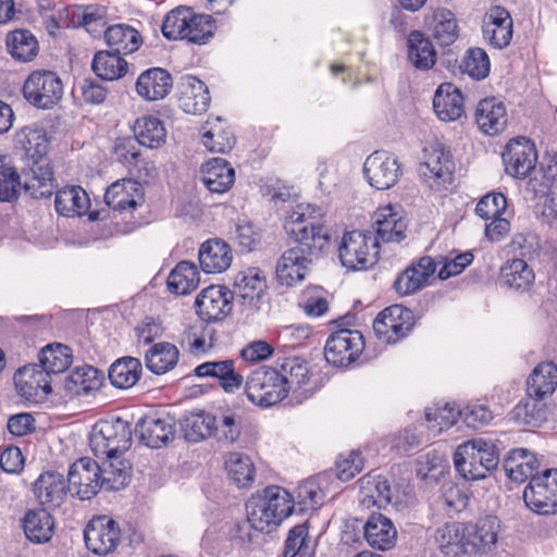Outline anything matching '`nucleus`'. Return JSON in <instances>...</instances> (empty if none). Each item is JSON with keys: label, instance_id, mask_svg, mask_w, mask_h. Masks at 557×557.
<instances>
[{"label": "nucleus", "instance_id": "f257e3e1", "mask_svg": "<svg viewBox=\"0 0 557 557\" xmlns=\"http://www.w3.org/2000/svg\"><path fill=\"white\" fill-rule=\"evenodd\" d=\"M500 531V520L487 515L469 522H447L438 527L435 541L442 550L456 547L466 555H478L491 552Z\"/></svg>", "mask_w": 557, "mask_h": 557}, {"label": "nucleus", "instance_id": "f03ea898", "mask_svg": "<svg viewBox=\"0 0 557 557\" xmlns=\"http://www.w3.org/2000/svg\"><path fill=\"white\" fill-rule=\"evenodd\" d=\"M293 508L292 495L281 486L271 485L247 502V521L256 531L269 533L292 513Z\"/></svg>", "mask_w": 557, "mask_h": 557}, {"label": "nucleus", "instance_id": "7ed1b4c3", "mask_svg": "<svg viewBox=\"0 0 557 557\" xmlns=\"http://www.w3.org/2000/svg\"><path fill=\"white\" fill-rule=\"evenodd\" d=\"M216 29L215 21L209 14L196 13L189 7H177L165 14L161 25L168 40H187L196 45L207 44Z\"/></svg>", "mask_w": 557, "mask_h": 557}, {"label": "nucleus", "instance_id": "20e7f679", "mask_svg": "<svg viewBox=\"0 0 557 557\" xmlns=\"http://www.w3.org/2000/svg\"><path fill=\"white\" fill-rule=\"evenodd\" d=\"M496 447L482 438L468 441L454 453L456 470L466 479L476 481L486 478L498 466Z\"/></svg>", "mask_w": 557, "mask_h": 557}, {"label": "nucleus", "instance_id": "39448f33", "mask_svg": "<svg viewBox=\"0 0 557 557\" xmlns=\"http://www.w3.org/2000/svg\"><path fill=\"white\" fill-rule=\"evenodd\" d=\"M341 264L348 271H367L380 256V244L370 231L345 232L337 248Z\"/></svg>", "mask_w": 557, "mask_h": 557}, {"label": "nucleus", "instance_id": "423d86ee", "mask_svg": "<svg viewBox=\"0 0 557 557\" xmlns=\"http://www.w3.org/2000/svg\"><path fill=\"white\" fill-rule=\"evenodd\" d=\"M131 445V426L121 418L100 420L92 426L89 446L98 458L124 455Z\"/></svg>", "mask_w": 557, "mask_h": 557}, {"label": "nucleus", "instance_id": "0eeeda50", "mask_svg": "<svg viewBox=\"0 0 557 557\" xmlns=\"http://www.w3.org/2000/svg\"><path fill=\"white\" fill-rule=\"evenodd\" d=\"M245 392L252 404L271 407L287 396L286 381L276 369L261 367L248 375Z\"/></svg>", "mask_w": 557, "mask_h": 557}, {"label": "nucleus", "instance_id": "6e6552de", "mask_svg": "<svg viewBox=\"0 0 557 557\" xmlns=\"http://www.w3.org/2000/svg\"><path fill=\"white\" fill-rule=\"evenodd\" d=\"M23 95L32 106L38 109H51L62 99L63 84L52 71H34L23 85Z\"/></svg>", "mask_w": 557, "mask_h": 557}, {"label": "nucleus", "instance_id": "1a4fd4ad", "mask_svg": "<svg viewBox=\"0 0 557 557\" xmlns=\"http://www.w3.org/2000/svg\"><path fill=\"white\" fill-rule=\"evenodd\" d=\"M416 318L412 310L394 305L382 310L373 321L376 337L385 344H396L413 330Z\"/></svg>", "mask_w": 557, "mask_h": 557}, {"label": "nucleus", "instance_id": "9d476101", "mask_svg": "<svg viewBox=\"0 0 557 557\" xmlns=\"http://www.w3.org/2000/svg\"><path fill=\"white\" fill-rule=\"evenodd\" d=\"M364 349V338L357 330L342 329L333 332L324 345L327 363L344 368L355 362Z\"/></svg>", "mask_w": 557, "mask_h": 557}, {"label": "nucleus", "instance_id": "9b49d317", "mask_svg": "<svg viewBox=\"0 0 557 557\" xmlns=\"http://www.w3.org/2000/svg\"><path fill=\"white\" fill-rule=\"evenodd\" d=\"M363 174L370 186L377 190H387L403 176V164L393 153L376 150L367 157Z\"/></svg>", "mask_w": 557, "mask_h": 557}, {"label": "nucleus", "instance_id": "f8f14e48", "mask_svg": "<svg viewBox=\"0 0 557 557\" xmlns=\"http://www.w3.org/2000/svg\"><path fill=\"white\" fill-rule=\"evenodd\" d=\"M67 482L72 496L81 500L91 499L104 488L101 467L89 457H82L70 466Z\"/></svg>", "mask_w": 557, "mask_h": 557}, {"label": "nucleus", "instance_id": "ddd939ff", "mask_svg": "<svg viewBox=\"0 0 557 557\" xmlns=\"http://www.w3.org/2000/svg\"><path fill=\"white\" fill-rule=\"evenodd\" d=\"M525 505L540 515L557 512V469H549L529 481L523 492Z\"/></svg>", "mask_w": 557, "mask_h": 557}, {"label": "nucleus", "instance_id": "4468645a", "mask_svg": "<svg viewBox=\"0 0 557 557\" xmlns=\"http://www.w3.org/2000/svg\"><path fill=\"white\" fill-rule=\"evenodd\" d=\"M505 172L515 178H525L537 162L535 145L525 137L510 139L503 152Z\"/></svg>", "mask_w": 557, "mask_h": 557}, {"label": "nucleus", "instance_id": "2eb2a0df", "mask_svg": "<svg viewBox=\"0 0 557 557\" xmlns=\"http://www.w3.org/2000/svg\"><path fill=\"white\" fill-rule=\"evenodd\" d=\"M233 299V293L227 287L210 285L198 294L195 301L196 312L205 322L221 321L232 311Z\"/></svg>", "mask_w": 557, "mask_h": 557}, {"label": "nucleus", "instance_id": "dca6fc26", "mask_svg": "<svg viewBox=\"0 0 557 557\" xmlns=\"http://www.w3.org/2000/svg\"><path fill=\"white\" fill-rule=\"evenodd\" d=\"M453 161L448 150L441 144L430 145L423 149V162L419 174L431 187H441L451 181Z\"/></svg>", "mask_w": 557, "mask_h": 557}, {"label": "nucleus", "instance_id": "f3484780", "mask_svg": "<svg viewBox=\"0 0 557 557\" xmlns=\"http://www.w3.org/2000/svg\"><path fill=\"white\" fill-rule=\"evenodd\" d=\"M84 539L89 550L97 555H106L116 548L121 539V530L111 517L98 516L87 524Z\"/></svg>", "mask_w": 557, "mask_h": 557}, {"label": "nucleus", "instance_id": "a211bd4d", "mask_svg": "<svg viewBox=\"0 0 557 557\" xmlns=\"http://www.w3.org/2000/svg\"><path fill=\"white\" fill-rule=\"evenodd\" d=\"M484 40L493 48L509 46L513 35V21L509 11L502 5L491 7L482 20Z\"/></svg>", "mask_w": 557, "mask_h": 557}, {"label": "nucleus", "instance_id": "6ab92c4d", "mask_svg": "<svg viewBox=\"0 0 557 557\" xmlns=\"http://www.w3.org/2000/svg\"><path fill=\"white\" fill-rule=\"evenodd\" d=\"M15 387L27 400L45 398L52 392L51 376L39 364H27L13 376Z\"/></svg>", "mask_w": 557, "mask_h": 557}, {"label": "nucleus", "instance_id": "aec40b11", "mask_svg": "<svg viewBox=\"0 0 557 557\" xmlns=\"http://www.w3.org/2000/svg\"><path fill=\"white\" fill-rule=\"evenodd\" d=\"M145 200L143 185L135 180H122L112 183L106 190L104 201L109 208L119 212H132Z\"/></svg>", "mask_w": 557, "mask_h": 557}, {"label": "nucleus", "instance_id": "412c9836", "mask_svg": "<svg viewBox=\"0 0 557 557\" xmlns=\"http://www.w3.org/2000/svg\"><path fill=\"white\" fill-rule=\"evenodd\" d=\"M373 228L377 244L399 243L406 237L407 219L399 208L392 205L381 207L374 214Z\"/></svg>", "mask_w": 557, "mask_h": 557}, {"label": "nucleus", "instance_id": "4be33fe9", "mask_svg": "<svg viewBox=\"0 0 557 557\" xmlns=\"http://www.w3.org/2000/svg\"><path fill=\"white\" fill-rule=\"evenodd\" d=\"M135 434L141 444L151 448H160L173 440L175 430L169 417L147 414L136 423Z\"/></svg>", "mask_w": 557, "mask_h": 557}, {"label": "nucleus", "instance_id": "5701e85b", "mask_svg": "<svg viewBox=\"0 0 557 557\" xmlns=\"http://www.w3.org/2000/svg\"><path fill=\"white\" fill-rule=\"evenodd\" d=\"M474 120L483 134L496 136L507 126V108L505 103L496 97L484 98L476 104Z\"/></svg>", "mask_w": 557, "mask_h": 557}, {"label": "nucleus", "instance_id": "b1692460", "mask_svg": "<svg viewBox=\"0 0 557 557\" xmlns=\"http://www.w3.org/2000/svg\"><path fill=\"white\" fill-rule=\"evenodd\" d=\"M436 262L429 256L421 257L407 267L395 280L394 289L400 296H407L423 288L436 271Z\"/></svg>", "mask_w": 557, "mask_h": 557}, {"label": "nucleus", "instance_id": "393cba45", "mask_svg": "<svg viewBox=\"0 0 557 557\" xmlns=\"http://www.w3.org/2000/svg\"><path fill=\"white\" fill-rule=\"evenodd\" d=\"M33 492L38 502L48 509L59 508L66 499L69 483L57 471H46L34 482Z\"/></svg>", "mask_w": 557, "mask_h": 557}, {"label": "nucleus", "instance_id": "a878e982", "mask_svg": "<svg viewBox=\"0 0 557 557\" xmlns=\"http://www.w3.org/2000/svg\"><path fill=\"white\" fill-rule=\"evenodd\" d=\"M359 502L367 509L385 508L392 503L393 488L389 481L377 473L369 472L359 480Z\"/></svg>", "mask_w": 557, "mask_h": 557}, {"label": "nucleus", "instance_id": "bb28decb", "mask_svg": "<svg viewBox=\"0 0 557 557\" xmlns=\"http://www.w3.org/2000/svg\"><path fill=\"white\" fill-rule=\"evenodd\" d=\"M194 373L198 377H213L219 380L225 393H235L244 383V376L236 371L233 359L207 361L197 366Z\"/></svg>", "mask_w": 557, "mask_h": 557}, {"label": "nucleus", "instance_id": "cd10ccee", "mask_svg": "<svg viewBox=\"0 0 557 557\" xmlns=\"http://www.w3.org/2000/svg\"><path fill=\"white\" fill-rule=\"evenodd\" d=\"M312 258L300 249H287L276 264L277 281L286 286H294L302 282Z\"/></svg>", "mask_w": 557, "mask_h": 557}, {"label": "nucleus", "instance_id": "c85d7f7f", "mask_svg": "<svg viewBox=\"0 0 557 557\" xmlns=\"http://www.w3.org/2000/svg\"><path fill=\"white\" fill-rule=\"evenodd\" d=\"M173 86L171 74L161 67H151L144 71L136 81V91L147 101H157L165 98Z\"/></svg>", "mask_w": 557, "mask_h": 557}, {"label": "nucleus", "instance_id": "c756f323", "mask_svg": "<svg viewBox=\"0 0 557 557\" xmlns=\"http://www.w3.org/2000/svg\"><path fill=\"white\" fill-rule=\"evenodd\" d=\"M234 290L243 304L256 307L267 289V281L263 272L259 268H246L236 273L233 281Z\"/></svg>", "mask_w": 557, "mask_h": 557}, {"label": "nucleus", "instance_id": "7c9ffc66", "mask_svg": "<svg viewBox=\"0 0 557 557\" xmlns=\"http://www.w3.org/2000/svg\"><path fill=\"white\" fill-rule=\"evenodd\" d=\"M207 85L194 76H186L180 86L178 106L188 114H202L210 104Z\"/></svg>", "mask_w": 557, "mask_h": 557}, {"label": "nucleus", "instance_id": "2f4dec72", "mask_svg": "<svg viewBox=\"0 0 557 557\" xmlns=\"http://www.w3.org/2000/svg\"><path fill=\"white\" fill-rule=\"evenodd\" d=\"M198 259L201 269L206 273H222L230 268L233 252L226 242L220 238H211L201 244Z\"/></svg>", "mask_w": 557, "mask_h": 557}, {"label": "nucleus", "instance_id": "473e14b6", "mask_svg": "<svg viewBox=\"0 0 557 557\" xmlns=\"http://www.w3.org/2000/svg\"><path fill=\"white\" fill-rule=\"evenodd\" d=\"M367 543L374 549L387 550L395 546L397 531L392 520L382 513H372L363 524Z\"/></svg>", "mask_w": 557, "mask_h": 557}, {"label": "nucleus", "instance_id": "72a5a7b5", "mask_svg": "<svg viewBox=\"0 0 557 557\" xmlns=\"http://www.w3.org/2000/svg\"><path fill=\"white\" fill-rule=\"evenodd\" d=\"M433 109L440 120L450 122L465 113L463 96L451 83L441 84L433 98Z\"/></svg>", "mask_w": 557, "mask_h": 557}, {"label": "nucleus", "instance_id": "f704fd0d", "mask_svg": "<svg viewBox=\"0 0 557 557\" xmlns=\"http://www.w3.org/2000/svg\"><path fill=\"white\" fill-rule=\"evenodd\" d=\"M323 225H325L324 210L317 205L301 202L286 212L283 228L285 233L294 231L299 233L305 227L314 228Z\"/></svg>", "mask_w": 557, "mask_h": 557}, {"label": "nucleus", "instance_id": "c9c22d12", "mask_svg": "<svg viewBox=\"0 0 557 557\" xmlns=\"http://www.w3.org/2000/svg\"><path fill=\"white\" fill-rule=\"evenodd\" d=\"M103 382L102 373L91 367L84 366L71 372L64 382V389L71 397L92 394L100 389Z\"/></svg>", "mask_w": 557, "mask_h": 557}, {"label": "nucleus", "instance_id": "e433bc0d", "mask_svg": "<svg viewBox=\"0 0 557 557\" xmlns=\"http://www.w3.org/2000/svg\"><path fill=\"white\" fill-rule=\"evenodd\" d=\"M201 172L202 183L211 193L223 194L235 181L234 169L222 158H213L206 162Z\"/></svg>", "mask_w": 557, "mask_h": 557}, {"label": "nucleus", "instance_id": "4c0bfd02", "mask_svg": "<svg viewBox=\"0 0 557 557\" xmlns=\"http://www.w3.org/2000/svg\"><path fill=\"white\" fill-rule=\"evenodd\" d=\"M54 208L63 216H83L90 208V199L81 186H65L57 191Z\"/></svg>", "mask_w": 557, "mask_h": 557}, {"label": "nucleus", "instance_id": "58836bf2", "mask_svg": "<svg viewBox=\"0 0 557 557\" xmlns=\"http://www.w3.org/2000/svg\"><path fill=\"white\" fill-rule=\"evenodd\" d=\"M557 387V364L552 361L539 363L527 381L530 397L542 400L554 393Z\"/></svg>", "mask_w": 557, "mask_h": 557}, {"label": "nucleus", "instance_id": "ea45409f", "mask_svg": "<svg viewBox=\"0 0 557 557\" xmlns=\"http://www.w3.org/2000/svg\"><path fill=\"white\" fill-rule=\"evenodd\" d=\"M104 40L111 50L119 54L133 53L143 45L140 33L124 23L109 26L104 32Z\"/></svg>", "mask_w": 557, "mask_h": 557}, {"label": "nucleus", "instance_id": "a19ab883", "mask_svg": "<svg viewBox=\"0 0 557 557\" xmlns=\"http://www.w3.org/2000/svg\"><path fill=\"white\" fill-rule=\"evenodd\" d=\"M408 60L414 69L428 71L432 69L437 59V53L432 41L420 30H413L407 39Z\"/></svg>", "mask_w": 557, "mask_h": 557}, {"label": "nucleus", "instance_id": "79ce46f5", "mask_svg": "<svg viewBox=\"0 0 557 557\" xmlns=\"http://www.w3.org/2000/svg\"><path fill=\"white\" fill-rule=\"evenodd\" d=\"M286 235L297 244L293 249H300L304 253L318 258L331 243V234L325 225L314 228L305 227L299 233L288 232Z\"/></svg>", "mask_w": 557, "mask_h": 557}, {"label": "nucleus", "instance_id": "37998d69", "mask_svg": "<svg viewBox=\"0 0 557 557\" xmlns=\"http://www.w3.org/2000/svg\"><path fill=\"white\" fill-rule=\"evenodd\" d=\"M508 478L515 482L531 481L539 475V461L534 455L524 448H518L510 453L504 462Z\"/></svg>", "mask_w": 557, "mask_h": 557}, {"label": "nucleus", "instance_id": "c03bdc74", "mask_svg": "<svg viewBox=\"0 0 557 557\" xmlns=\"http://www.w3.org/2000/svg\"><path fill=\"white\" fill-rule=\"evenodd\" d=\"M178 359V348L169 342L156 343L145 354L146 368L158 375L171 371Z\"/></svg>", "mask_w": 557, "mask_h": 557}, {"label": "nucleus", "instance_id": "a18cd8bd", "mask_svg": "<svg viewBox=\"0 0 557 557\" xmlns=\"http://www.w3.org/2000/svg\"><path fill=\"white\" fill-rule=\"evenodd\" d=\"M317 541L309 535L308 521L293 527L285 539L282 557H314Z\"/></svg>", "mask_w": 557, "mask_h": 557}, {"label": "nucleus", "instance_id": "49530a36", "mask_svg": "<svg viewBox=\"0 0 557 557\" xmlns=\"http://www.w3.org/2000/svg\"><path fill=\"white\" fill-rule=\"evenodd\" d=\"M502 282L515 290H528L534 283L533 269L522 258L507 260L500 269Z\"/></svg>", "mask_w": 557, "mask_h": 557}, {"label": "nucleus", "instance_id": "de8ad7c7", "mask_svg": "<svg viewBox=\"0 0 557 557\" xmlns=\"http://www.w3.org/2000/svg\"><path fill=\"white\" fill-rule=\"evenodd\" d=\"M17 143L32 164L48 162L49 139L44 128L24 127L17 135Z\"/></svg>", "mask_w": 557, "mask_h": 557}, {"label": "nucleus", "instance_id": "09e8293b", "mask_svg": "<svg viewBox=\"0 0 557 557\" xmlns=\"http://www.w3.org/2000/svg\"><path fill=\"white\" fill-rule=\"evenodd\" d=\"M134 134L137 143L151 149L165 143L166 129L163 122L154 115H144L136 120Z\"/></svg>", "mask_w": 557, "mask_h": 557}, {"label": "nucleus", "instance_id": "8fccbe9b", "mask_svg": "<svg viewBox=\"0 0 557 557\" xmlns=\"http://www.w3.org/2000/svg\"><path fill=\"white\" fill-rule=\"evenodd\" d=\"M280 374L286 381V393L297 389H304L305 397L312 395L313 388L307 387L310 382V372L308 363L300 358H286L281 364Z\"/></svg>", "mask_w": 557, "mask_h": 557}, {"label": "nucleus", "instance_id": "3c124183", "mask_svg": "<svg viewBox=\"0 0 557 557\" xmlns=\"http://www.w3.org/2000/svg\"><path fill=\"white\" fill-rule=\"evenodd\" d=\"M23 529L32 542H47L53 533V518L45 508L29 510L23 519Z\"/></svg>", "mask_w": 557, "mask_h": 557}, {"label": "nucleus", "instance_id": "603ef678", "mask_svg": "<svg viewBox=\"0 0 557 557\" xmlns=\"http://www.w3.org/2000/svg\"><path fill=\"white\" fill-rule=\"evenodd\" d=\"M104 458L106 461L101 468L104 488L119 491L125 487L131 480L132 466L129 461L123 458V455Z\"/></svg>", "mask_w": 557, "mask_h": 557}, {"label": "nucleus", "instance_id": "864d4df0", "mask_svg": "<svg viewBox=\"0 0 557 557\" xmlns=\"http://www.w3.org/2000/svg\"><path fill=\"white\" fill-rule=\"evenodd\" d=\"M141 362L134 357H123L115 360L109 369V379L117 388H129L134 386L141 375Z\"/></svg>", "mask_w": 557, "mask_h": 557}, {"label": "nucleus", "instance_id": "5fc2aeb1", "mask_svg": "<svg viewBox=\"0 0 557 557\" xmlns=\"http://www.w3.org/2000/svg\"><path fill=\"white\" fill-rule=\"evenodd\" d=\"M199 284V272L195 263L181 261L168 277V288L176 295H187Z\"/></svg>", "mask_w": 557, "mask_h": 557}, {"label": "nucleus", "instance_id": "6e6d98bb", "mask_svg": "<svg viewBox=\"0 0 557 557\" xmlns=\"http://www.w3.org/2000/svg\"><path fill=\"white\" fill-rule=\"evenodd\" d=\"M73 362L70 347L63 344H49L41 349L39 366L51 376L66 371Z\"/></svg>", "mask_w": 557, "mask_h": 557}, {"label": "nucleus", "instance_id": "4d7b16f0", "mask_svg": "<svg viewBox=\"0 0 557 557\" xmlns=\"http://www.w3.org/2000/svg\"><path fill=\"white\" fill-rule=\"evenodd\" d=\"M225 469L230 480L239 488H248L252 485L256 468L247 455L231 453L225 460Z\"/></svg>", "mask_w": 557, "mask_h": 557}, {"label": "nucleus", "instance_id": "13d9d810", "mask_svg": "<svg viewBox=\"0 0 557 557\" xmlns=\"http://www.w3.org/2000/svg\"><path fill=\"white\" fill-rule=\"evenodd\" d=\"M32 174L26 178L25 189L34 198H48L54 190L53 171L49 162L32 164Z\"/></svg>", "mask_w": 557, "mask_h": 557}, {"label": "nucleus", "instance_id": "bf43d9fd", "mask_svg": "<svg viewBox=\"0 0 557 557\" xmlns=\"http://www.w3.org/2000/svg\"><path fill=\"white\" fill-rule=\"evenodd\" d=\"M91 69L103 81H114L127 72V62L115 51H98Z\"/></svg>", "mask_w": 557, "mask_h": 557}, {"label": "nucleus", "instance_id": "052dcab7", "mask_svg": "<svg viewBox=\"0 0 557 557\" xmlns=\"http://www.w3.org/2000/svg\"><path fill=\"white\" fill-rule=\"evenodd\" d=\"M7 46L11 55L22 62L33 60L38 53V41L26 29H16L8 35Z\"/></svg>", "mask_w": 557, "mask_h": 557}, {"label": "nucleus", "instance_id": "680f3d73", "mask_svg": "<svg viewBox=\"0 0 557 557\" xmlns=\"http://www.w3.org/2000/svg\"><path fill=\"white\" fill-rule=\"evenodd\" d=\"M509 418L519 425L539 428L546 421L545 406L535 398L520 401L512 408Z\"/></svg>", "mask_w": 557, "mask_h": 557}, {"label": "nucleus", "instance_id": "e2e57ef3", "mask_svg": "<svg viewBox=\"0 0 557 557\" xmlns=\"http://www.w3.org/2000/svg\"><path fill=\"white\" fill-rule=\"evenodd\" d=\"M557 183V154L546 156L540 164L539 174L528 183V190L535 197L546 195Z\"/></svg>", "mask_w": 557, "mask_h": 557}, {"label": "nucleus", "instance_id": "0e129e2a", "mask_svg": "<svg viewBox=\"0 0 557 557\" xmlns=\"http://www.w3.org/2000/svg\"><path fill=\"white\" fill-rule=\"evenodd\" d=\"M216 417L205 411L191 413L185 419L184 433L189 442H200L207 437H213V426Z\"/></svg>", "mask_w": 557, "mask_h": 557}, {"label": "nucleus", "instance_id": "69168bd1", "mask_svg": "<svg viewBox=\"0 0 557 557\" xmlns=\"http://www.w3.org/2000/svg\"><path fill=\"white\" fill-rule=\"evenodd\" d=\"M433 36L442 46H449L458 38L459 29L455 14L447 9L433 12Z\"/></svg>", "mask_w": 557, "mask_h": 557}, {"label": "nucleus", "instance_id": "338daca9", "mask_svg": "<svg viewBox=\"0 0 557 557\" xmlns=\"http://www.w3.org/2000/svg\"><path fill=\"white\" fill-rule=\"evenodd\" d=\"M459 69L472 79H484L490 73V58L482 48H470L466 51Z\"/></svg>", "mask_w": 557, "mask_h": 557}, {"label": "nucleus", "instance_id": "774afa93", "mask_svg": "<svg viewBox=\"0 0 557 557\" xmlns=\"http://www.w3.org/2000/svg\"><path fill=\"white\" fill-rule=\"evenodd\" d=\"M324 499V493L317 478L301 482L296 490V502L300 511H312L318 509Z\"/></svg>", "mask_w": 557, "mask_h": 557}]
</instances>
